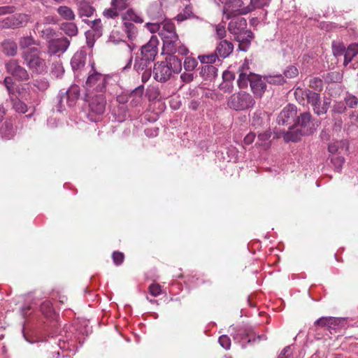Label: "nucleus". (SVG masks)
<instances>
[{
	"instance_id": "nucleus-12",
	"label": "nucleus",
	"mask_w": 358,
	"mask_h": 358,
	"mask_svg": "<svg viewBox=\"0 0 358 358\" xmlns=\"http://www.w3.org/2000/svg\"><path fill=\"white\" fill-rule=\"evenodd\" d=\"M234 339L238 343H241L242 347L245 348L246 343L255 342L256 340L260 341L266 339L264 335L257 336L256 338L255 334L251 329H240L236 333L232 334Z\"/></svg>"
},
{
	"instance_id": "nucleus-16",
	"label": "nucleus",
	"mask_w": 358,
	"mask_h": 358,
	"mask_svg": "<svg viewBox=\"0 0 358 358\" xmlns=\"http://www.w3.org/2000/svg\"><path fill=\"white\" fill-rule=\"evenodd\" d=\"M70 41L65 37L52 38L48 41V53L50 55L64 52L69 48Z\"/></svg>"
},
{
	"instance_id": "nucleus-4",
	"label": "nucleus",
	"mask_w": 358,
	"mask_h": 358,
	"mask_svg": "<svg viewBox=\"0 0 358 358\" xmlns=\"http://www.w3.org/2000/svg\"><path fill=\"white\" fill-rule=\"evenodd\" d=\"M302 94L306 97L308 103L311 106L315 115L320 116L327 113L331 103L329 98L325 97L322 101L319 93L309 89L303 90Z\"/></svg>"
},
{
	"instance_id": "nucleus-32",
	"label": "nucleus",
	"mask_w": 358,
	"mask_h": 358,
	"mask_svg": "<svg viewBox=\"0 0 358 358\" xmlns=\"http://www.w3.org/2000/svg\"><path fill=\"white\" fill-rule=\"evenodd\" d=\"M57 12L59 15L65 20L73 21L75 20L76 15L73 10L66 6H61L57 8Z\"/></svg>"
},
{
	"instance_id": "nucleus-61",
	"label": "nucleus",
	"mask_w": 358,
	"mask_h": 358,
	"mask_svg": "<svg viewBox=\"0 0 358 358\" xmlns=\"http://www.w3.org/2000/svg\"><path fill=\"white\" fill-rule=\"evenodd\" d=\"M15 8L13 6H5L0 7V15L14 13Z\"/></svg>"
},
{
	"instance_id": "nucleus-33",
	"label": "nucleus",
	"mask_w": 358,
	"mask_h": 358,
	"mask_svg": "<svg viewBox=\"0 0 358 358\" xmlns=\"http://www.w3.org/2000/svg\"><path fill=\"white\" fill-rule=\"evenodd\" d=\"M94 11H95L94 8L93 6H92L91 5H90L87 2H81L79 4V6L78 8V15L80 17H90L93 15Z\"/></svg>"
},
{
	"instance_id": "nucleus-58",
	"label": "nucleus",
	"mask_w": 358,
	"mask_h": 358,
	"mask_svg": "<svg viewBox=\"0 0 358 358\" xmlns=\"http://www.w3.org/2000/svg\"><path fill=\"white\" fill-rule=\"evenodd\" d=\"M149 292L153 296H157L161 294V287L159 284H152L149 287Z\"/></svg>"
},
{
	"instance_id": "nucleus-44",
	"label": "nucleus",
	"mask_w": 358,
	"mask_h": 358,
	"mask_svg": "<svg viewBox=\"0 0 358 358\" xmlns=\"http://www.w3.org/2000/svg\"><path fill=\"white\" fill-rule=\"evenodd\" d=\"M330 159L334 169L339 171L345 162L344 157L338 155H332Z\"/></svg>"
},
{
	"instance_id": "nucleus-40",
	"label": "nucleus",
	"mask_w": 358,
	"mask_h": 358,
	"mask_svg": "<svg viewBox=\"0 0 358 358\" xmlns=\"http://www.w3.org/2000/svg\"><path fill=\"white\" fill-rule=\"evenodd\" d=\"M10 97L13 103V108L16 112L25 113L27 111V106L24 102L17 98H13V96Z\"/></svg>"
},
{
	"instance_id": "nucleus-20",
	"label": "nucleus",
	"mask_w": 358,
	"mask_h": 358,
	"mask_svg": "<svg viewBox=\"0 0 358 358\" xmlns=\"http://www.w3.org/2000/svg\"><path fill=\"white\" fill-rule=\"evenodd\" d=\"M79 96V86L76 85H73L66 92V94L62 97L61 102L62 103L64 100H66V103L69 106H73L76 104V101L78 99Z\"/></svg>"
},
{
	"instance_id": "nucleus-25",
	"label": "nucleus",
	"mask_w": 358,
	"mask_h": 358,
	"mask_svg": "<svg viewBox=\"0 0 358 358\" xmlns=\"http://www.w3.org/2000/svg\"><path fill=\"white\" fill-rule=\"evenodd\" d=\"M147 13L150 19L152 21H160L162 22L170 21L169 20H166L162 8L157 4L151 5L148 8Z\"/></svg>"
},
{
	"instance_id": "nucleus-8",
	"label": "nucleus",
	"mask_w": 358,
	"mask_h": 358,
	"mask_svg": "<svg viewBox=\"0 0 358 358\" xmlns=\"http://www.w3.org/2000/svg\"><path fill=\"white\" fill-rule=\"evenodd\" d=\"M87 53L85 50L77 51L71 58V66L75 76L80 78L86 71Z\"/></svg>"
},
{
	"instance_id": "nucleus-34",
	"label": "nucleus",
	"mask_w": 358,
	"mask_h": 358,
	"mask_svg": "<svg viewBox=\"0 0 358 358\" xmlns=\"http://www.w3.org/2000/svg\"><path fill=\"white\" fill-rule=\"evenodd\" d=\"M255 75V73H252V72L239 73L238 78L237 80L238 87L241 89L246 88L248 83H250V85L251 84L252 76Z\"/></svg>"
},
{
	"instance_id": "nucleus-47",
	"label": "nucleus",
	"mask_w": 358,
	"mask_h": 358,
	"mask_svg": "<svg viewBox=\"0 0 358 358\" xmlns=\"http://www.w3.org/2000/svg\"><path fill=\"white\" fill-rule=\"evenodd\" d=\"M143 87H138L136 88L131 93V97H134V99L131 101V103L134 106L138 105L142 99V94H143Z\"/></svg>"
},
{
	"instance_id": "nucleus-17",
	"label": "nucleus",
	"mask_w": 358,
	"mask_h": 358,
	"mask_svg": "<svg viewBox=\"0 0 358 358\" xmlns=\"http://www.w3.org/2000/svg\"><path fill=\"white\" fill-rule=\"evenodd\" d=\"M250 88L256 98L262 97L266 90V81L264 77L262 78L259 75L252 76L251 78Z\"/></svg>"
},
{
	"instance_id": "nucleus-59",
	"label": "nucleus",
	"mask_w": 358,
	"mask_h": 358,
	"mask_svg": "<svg viewBox=\"0 0 358 358\" xmlns=\"http://www.w3.org/2000/svg\"><path fill=\"white\" fill-rule=\"evenodd\" d=\"M277 358H292L290 346H286Z\"/></svg>"
},
{
	"instance_id": "nucleus-50",
	"label": "nucleus",
	"mask_w": 358,
	"mask_h": 358,
	"mask_svg": "<svg viewBox=\"0 0 358 358\" xmlns=\"http://www.w3.org/2000/svg\"><path fill=\"white\" fill-rule=\"evenodd\" d=\"M309 87L316 91H321L323 87V82L319 78H313L309 81Z\"/></svg>"
},
{
	"instance_id": "nucleus-2",
	"label": "nucleus",
	"mask_w": 358,
	"mask_h": 358,
	"mask_svg": "<svg viewBox=\"0 0 358 358\" xmlns=\"http://www.w3.org/2000/svg\"><path fill=\"white\" fill-rule=\"evenodd\" d=\"M165 62L155 64L153 69L154 78L160 83L169 80L173 74L179 73L182 70V62L175 55H169Z\"/></svg>"
},
{
	"instance_id": "nucleus-53",
	"label": "nucleus",
	"mask_w": 358,
	"mask_h": 358,
	"mask_svg": "<svg viewBox=\"0 0 358 358\" xmlns=\"http://www.w3.org/2000/svg\"><path fill=\"white\" fill-rule=\"evenodd\" d=\"M3 84L7 89L10 96L14 94V82L11 77H6L3 80Z\"/></svg>"
},
{
	"instance_id": "nucleus-38",
	"label": "nucleus",
	"mask_w": 358,
	"mask_h": 358,
	"mask_svg": "<svg viewBox=\"0 0 358 358\" xmlns=\"http://www.w3.org/2000/svg\"><path fill=\"white\" fill-rule=\"evenodd\" d=\"M264 80L271 85H282L285 83L284 76L281 74L265 76Z\"/></svg>"
},
{
	"instance_id": "nucleus-37",
	"label": "nucleus",
	"mask_w": 358,
	"mask_h": 358,
	"mask_svg": "<svg viewBox=\"0 0 358 358\" xmlns=\"http://www.w3.org/2000/svg\"><path fill=\"white\" fill-rule=\"evenodd\" d=\"M193 17L194 14L192 12V7L190 5H187L185 7L182 12L176 15L175 19L178 22H182Z\"/></svg>"
},
{
	"instance_id": "nucleus-52",
	"label": "nucleus",
	"mask_w": 358,
	"mask_h": 358,
	"mask_svg": "<svg viewBox=\"0 0 358 358\" xmlns=\"http://www.w3.org/2000/svg\"><path fill=\"white\" fill-rule=\"evenodd\" d=\"M283 74L287 78H293L298 76L299 71L296 66H289L284 71Z\"/></svg>"
},
{
	"instance_id": "nucleus-42",
	"label": "nucleus",
	"mask_w": 358,
	"mask_h": 358,
	"mask_svg": "<svg viewBox=\"0 0 358 358\" xmlns=\"http://www.w3.org/2000/svg\"><path fill=\"white\" fill-rule=\"evenodd\" d=\"M219 57V55L216 54V52L215 51L214 53H211L209 55H199L198 57V59L202 64H206V65H210V64L215 63L216 59H218Z\"/></svg>"
},
{
	"instance_id": "nucleus-62",
	"label": "nucleus",
	"mask_w": 358,
	"mask_h": 358,
	"mask_svg": "<svg viewBox=\"0 0 358 358\" xmlns=\"http://www.w3.org/2000/svg\"><path fill=\"white\" fill-rule=\"evenodd\" d=\"M264 4V0H250V8H252V10L256 8H260Z\"/></svg>"
},
{
	"instance_id": "nucleus-39",
	"label": "nucleus",
	"mask_w": 358,
	"mask_h": 358,
	"mask_svg": "<svg viewBox=\"0 0 358 358\" xmlns=\"http://www.w3.org/2000/svg\"><path fill=\"white\" fill-rule=\"evenodd\" d=\"M85 22L88 23L93 31L94 32L93 34L94 36L99 37L101 35L102 31V24L101 21L100 19H96L93 21H89V20H84Z\"/></svg>"
},
{
	"instance_id": "nucleus-30",
	"label": "nucleus",
	"mask_w": 358,
	"mask_h": 358,
	"mask_svg": "<svg viewBox=\"0 0 358 358\" xmlns=\"http://www.w3.org/2000/svg\"><path fill=\"white\" fill-rule=\"evenodd\" d=\"M0 134L4 139H10L15 135V130L11 122L6 121L0 128Z\"/></svg>"
},
{
	"instance_id": "nucleus-21",
	"label": "nucleus",
	"mask_w": 358,
	"mask_h": 358,
	"mask_svg": "<svg viewBox=\"0 0 358 358\" xmlns=\"http://www.w3.org/2000/svg\"><path fill=\"white\" fill-rule=\"evenodd\" d=\"M341 321V319L338 317H322L315 322L314 325L327 327L328 329H336L340 326Z\"/></svg>"
},
{
	"instance_id": "nucleus-5",
	"label": "nucleus",
	"mask_w": 358,
	"mask_h": 358,
	"mask_svg": "<svg viewBox=\"0 0 358 358\" xmlns=\"http://www.w3.org/2000/svg\"><path fill=\"white\" fill-rule=\"evenodd\" d=\"M255 101L249 93L240 91L230 96L227 101L228 106L236 111L245 110L252 108Z\"/></svg>"
},
{
	"instance_id": "nucleus-41",
	"label": "nucleus",
	"mask_w": 358,
	"mask_h": 358,
	"mask_svg": "<svg viewBox=\"0 0 358 358\" xmlns=\"http://www.w3.org/2000/svg\"><path fill=\"white\" fill-rule=\"evenodd\" d=\"M304 134L303 131H299V129H294L287 131L285 134V139L286 141H292V142H296L300 140L301 136Z\"/></svg>"
},
{
	"instance_id": "nucleus-11",
	"label": "nucleus",
	"mask_w": 358,
	"mask_h": 358,
	"mask_svg": "<svg viewBox=\"0 0 358 358\" xmlns=\"http://www.w3.org/2000/svg\"><path fill=\"white\" fill-rule=\"evenodd\" d=\"M159 41L156 36H152L150 41L141 48V56L148 62H153L158 53Z\"/></svg>"
},
{
	"instance_id": "nucleus-3",
	"label": "nucleus",
	"mask_w": 358,
	"mask_h": 358,
	"mask_svg": "<svg viewBox=\"0 0 358 358\" xmlns=\"http://www.w3.org/2000/svg\"><path fill=\"white\" fill-rule=\"evenodd\" d=\"M90 71L87 73L88 77L85 87L88 92H105L110 76L98 73L94 69V63L90 64Z\"/></svg>"
},
{
	"instance_id": "nucleus-22",
	"label": "nucleus",
	"mask_w": 358,
	"mask_h": 358,
	"mask_svg": "<svg viewBox=\"0 0 358 358\" xmlns=\"http://www.w3.org/2000/svg\"><path fill=\"white\" fill-rule=\"evenodd\" d=\"M312 119V115L309 112H304L301 113L299 117H296L295 125L300 126L304 129V134H309L313 132V129L309 127Z\"/></svg>"
},
{
	"instance_id": "nucleus-1",
	"label": "nucleus",
	"mask_w": 358,
	"mask_h": 358,
	"mask_svg": "<svg viewBox=\"0 0 358 358\" xmlns=\"http://www.w3.org/2000/svg\"><path fill=\"white\" fill-rule=\"evenodd\" d=\"M145 27L151 33H159L163 42L162 51L164 54L187 55L189 53L187 48L179 39L175 24L171 21L147 22Z\"/></svg>"
},
{
	"instance_id": "nucleus-43",
	"label": "nucleus",
	"mask_w": 358,
	"mask_h": 358,
	"mask_svg": "<svg viewBox=\"0 0 358 358\" xmlns=\"http://www.w3.org/2000/svg\"><path fill=\"white\" fill-rule=\"evenodd\" d=\"M34 45H37V43L31 36H22L19 39V45L22 49H26Z\"/></svg>"
},
{
	"instance_id": "nucleus-14",
	"label": "nucleus",
	"mask_w": 358,
	"mask_h": 358,
	"mask_svg": "<svg viewBox=\"0 0 358 358\" xmlns=\"http://www.w3.org/2000/svg\"><path fill=\"white\" fill-rule=\"evenodd\" d=\"M151 62H148L141 57H136L135 59L134 69L138 73L141 74V80L143 83H146L151 76Z\"/></svg>"
},
{
	"instance_id": "nucleus-48",
	"label": "nucleus",
	"mask_w": 358,
	"mask_h": 358,
	"mask_svg": "<svg viewBox=\"0 0 358 358\" xmlns=\"http://www.w3.org/2000/svg\"><path fill=\"white\" fill-rule=\"evenodd\" d=\"M196 59L192 57H187L184 61V68L187 71H193L197 66Z\"/></svg>"
},
{
	"instance_id": "nucleus-49",
	"label": "nucleus",
	"mask_w": 358,
	"mask_h": 358,
	"mask_svg": "<svg viewBox=\"0 0 358 358\" xmlns=\"http://www.w3.org/2000/svg\"><path fill=\"white\" fill-rule=\"evenodd\" d=\"M347 110V107L344 102L336 101L332 107V114H343Z\"/></svg>"
},
{
	"instance_id": "nucleus-13",
	"label": "nucleus",
	"mask_w": 358,
	"mask_h": 358,
	"mask_svg": "<svg viewBox=\"0 0 358 358\" xmlns=\"http://www.w3.org/2000/svg\"><path fill=\"white\" fill-rule=\"evenodd\" d=\"M28 16L24 14H17L4 18L0 21L1 29H16L26 25Z\"/></svg>"
},
{
	"instance_id": "nucleus-27",
	"label": "nucleus",
	"mask_w": 358,
	"mask_h": 358,
	"mask_svg": "<svg viewBox=\"0 0 358 358\" xmlns=\"http://www.w3.org/2000/svg\"><path fill=\"white\" fill-rule=\"evenodd\" d=\"M122 20L124 22L132 21L136 23H143L144 22L143 17L133 8L128 9L122 15Z\"/></svg>"
},
{
	"instance_id": "nucleus-19",
	"label": "nucleus",
	"mask_w": 358,
	"mask_h": 358,
	"mask_svg": "<svg viewBox=\"0 0 358 358\" xmlns=\"http://www.w3.org/2000/svg\"><path fill=\"white\" fill-rule=\"evenodd\" d=\"M247 27V21L245 18L237 17L233 18L228 24L229 31L234 36L238 34L243 33Z\"/></svg>"
},
{
	"instance_id": "nucleus-6",
	"label": "nucleus",
	"mask_w": 358,
	"mask_h": 358,
	"mask_svg": "<svg viewBox=\"0 0 358 358\" xmlns=\"http://www.w3.org/2000/svg\"><path fill=\"white\" fill-rule=\"evenodd\" d=\"M40 53L38 49L35 47L30 48L22 53V58L27 66L36 73H41L46 69L45 60L41 58Z\"/></svg>"
},
{
	"instance_id": "nucleus-9",
	"label": "nucleus",
	"mask_w": 358,
	"mask_h": 358,
	"mask_svg": "<svg viewBox=\"0 0 358 358\" xmlns=\"http://www.w3.org/2000/svg\"><path fill=\"white\" fill-rule=\"evenodd\" d=\"M51 17H46L43 20L37 22L34 27L36 34L46 41H50L56 36L55 30L49 26Z\"/></svg>"
},
{
	"instance_id": "nucleus-18",
	"label": "nucleus",
	"mask_w": 358,
	"mask_h": 358,
	"mask_svg": "<svg viewBox=\"0 0 358 358\" xmlns=\"http://www.w3.org/2000/svg\"><path fill=\"white\" fill-rule=\"evenodd\" d=\"M89 107L90 113L95 115L103 114L106 108V99L103 93L92 96L90 101Z\"/></svg>"
},
{
	"instance_id": "nucleus-57",
	"label": "nucleus",
	"mask_w": 358,
	"mask_h": 358,
	"mask_svg": "<svg viewBox=\"0 0 358 358\" xmlns=\"http://www.w3.org/2000/svg\"><path fill=\"white\" fill-rule=\"evenodd\" d=\"M112 257L113 262L117 266L122 264L124 258V254L118 251L114 252Z\"/></svg>"
},
{
	"instance_id": "nucleus-10",
	"label": "nucleus",
	"mask_w": 358,
	"mask_h": 358,
	"mask_svg": "<svg viewBox=\"0 0 358 358\" xmlns=\"http://www.w3.org/2000/svg\"><path fill=\"white\" fill-rule=\"evenodd\" d=\"M243 2L242 0H229L223 10L224 15L227 19L231 18L236 13L241 15H245L252 10V8L250 6L243 7Z\"/></svg>"
},
{
	"instance_id": "nucleus-15",
	"label": "nucleus",
	"mask_w": 358,
	"mask_h": 358,
	"mask_svg": "<svg viewBox=\"0 0 358 358\" xmlns=\"http://www.w3.org/2000/svg\"><path fill=\"white\" fill-rule=\"evenodd\" d=\"M6 69L9 73L16 77L19 80L26 81L29 78L27 70L20 66L15 59H10L6 63Z\"/></svg>"
},
{
	"instance_id": "nucleus-29",
	"label": "nucleus",
	"mask_w": 358,
	"mask_h": 358,
	"mask_svg": "<svg viewBox=\"0 0 358 358\" xmlns=\"http://www.w3.org/2000/svg\"><path fill=\"white\" fill-rule=\"evenodd\" d=\"M122 29L130 41H133L136 38L138 35V29L132 22H124Z\"/></svg>"
},
{
	"instance_id": "nucleus-7",
	"label": "nucleus",
	"mask_w": 358,
	"mask_h": 358,
	"mask_svg": "<svg viewBox=\"0 0 358 358\" xmlns=\"http://www.w3.org/2000/svg\"><path fill=\"white\" fill-rule=\"evenodd\" d=\"M297 114L296 106L293 104H288L280 113L277 117L278 124L288 126L292 128L296 124Z\"/></svg>"
},
{
	"instance_id": "nucleus-36",
	"label": "nucleus",
	"mask_w": 358,
	"mask_h": 358,
	"mask_svg": "<svg viewBox=\"0 0 358 358\" xmlns=\"http://www.w3.org/2000/svg\"><path fill=\"white\" fill-rule=\"evenodd\" d=\"M61 29L69 36H75L78 34V27L73 22H63L61 24Z\"/></svg>"
},
{
	"instance_id": "nucleus-23",
	"label": "nucleus",
	"mask_w": 358,
	"mask_h": 358,
	"mask_svg": "<svg viewBox=\"0 0 358 358\" xmlns=\"http://www.w3.org/2000/svg\"><path fill=\"white\" fill-rule=\"evenodd\" d=\"M235 39L239 42V49L242 51H246L251 40L253 38V33L250 30L244 29L243 33L238 34Z\"/></svg>"
},
{
	"instance_id": "nucleus-64",
	"label": "nucleus",
	"mask_w": 358,
	"mask_h": 358,
	"mask_svg": "<svg viewBox=\"0 0 358 358\" xmlns=\"http://www.w3.org/2000/svg\"><path fill=\"white\" fill-rule=\"evenodd\" d=\"M180 78L185 83H189L193 80L194 76L192 73H184L181 74Z\"/></svg>"
},
{
	"instance_id": "nucleus-24",
	"label": "nucleus",
	"mask_w": 358,
	"mask_h": 358,
	"mask_svg": "<svg viewBox=\"0 0 358 358\" xmlns=\"http://www.w3.org/2000/svg\"><path fill=\"white\" fill-rule=\"evenodd\" d=\"M234 45L227 40L221 41L217 45L215 52L221 58H227L233 52Z\"/></svg>"
},
{
	"instance_id": "nucleus-46",
	"label": "nucleus",
	"mask_w": 358,
	"mask_h": 358,
	"mask_svg": "<svg viewBox=\"0 0 358 358\" xmlns=\"http://www.w3.org/2000/svg\"><path fill=\"white\" fill-rule=\"evenodd\" d=\"M345 46L343 43L335 42L332 43V52L334 56H341L345 52Z\"/></svg>"
},
{
	"instance_id": "nucleus-31",
	"label": "nucleus",
	"mask_w": 358,
	"mask_h": 358,
	"mask_svg": "<svg viewBox=\"0 0 358 358\" xmlns=\"http://www.w3.org/2000/svg\"><path fill=\"white\" fill-rule=\"evenodd\" d=\"M358 54V43L348 45L344 54V65L347 66Z\"/></svg>"
},
{
	"instance_id": "nucleus-35",
	"label": "nucleus",
	"mask_w": 358,
	"mask_h": 358,
	"mask_svg": "<svg viewBox=\"0 0 358 358\" xmlns=\"http://www.w3.org/2000/svg\"><path fill=\"white\" fill-rule=\"evenodd\" d=\"M3 52L10 56H13L17 53V46L16 43L10 39H6L2 43Z\"/></svg>"
},
{
	"instance_id": "nucleus-54",
	"label": "nucleus",
	"mask_w": 358,
	"mask_h": 358,
	"mask_svg": "<svg viewBox=\"0 0 358 358\" xmlns=\"http://www.w3.org/2000/svg\"><path fill=\"white\" fill-rule=\"evenodd\" d=\"M215 29L217 38L219 39L224 38L226 36L227 31L225 26L222 24H218L213 26Z\"/></svg>"
},
{
	"instance_id": "nucleus-55",
	"label": "nucleus",
	"mask_w": 358,
	"mask_h": 358,
	"mask_svg": "<svg viewBox=\"0 0 358 358\" xmlns=\"http://www.w3.org/2000/svg\"><path fill=\"white\" fill-rule=\"evenodd\" d=\"M41 310L44 315L47 316L50 315L52 310V306L51 302L49 301L43 302L41 305Z\"/></svg>"
},
{
	"instance_id": "nucleus-45",
	"label": "nucleus",
	"mask_w": 358,
	"mask_h": 358,
	"mask_svg": "<svg viewBox=\"0 0 358 358\" xmlns=\"http://www.w3.org/2000/svg\"><path fill=\"white\" fill-rule=\"evenodd\" d=\"M344 103L346 106L350 108H355L358 106V98L350 93H347L344 97Z\"/></svg>"
},
{
	"instance_id": "nucleus-63",
	"label": "nucleus",
	"mask_w": 358,
	"mask_h": 358,
	"mask_svg": "<svg viewBox=\"0 0 358 358\" xmlns=\"http://www.w3.org/2000/svg\"><path fill=\"white\" fill-rule=\"evenodd\" d=\"M255 138V133H249L248 135H246L244 138L243 142L245 145H250L251 144Z\"/></svg>"
},
{
	"instance_id": "nucleus-51",
	"label": "nucleus",
	"mask_w": 358,
	"mask_h": 358,
	"mask_svg": "<svg viewBox=\"0 0 358 358\" xmlns=\"http://www.w3.org/2000/svg\"><path fill=\"white\" fill-rule=\"evenodd\" d=\"M51 73L55 78H60L64 73L62 64L60 63L53 64Z\"/></svg>"
},
{
	"instance_id": "nucleus-56",
	"label": "nucleus",
	"mask_w": 358,
	"mask_h": 358,
	"mask_svg": "<svg viewBox=\"0 0 358 358\" xmlns=\"http://www.w3.org/2000/svg\"><path fill=\"white\" fill-rule=\"evenodd\" d=\"M219 343L225 350H229L231 347V340L227 335H222L219 338Z\"/></svg>"
},
{
	"instance_id": "nucleus-60",
	"label": "nucleus",
	"mask_w": 358,
	"mask_h": 358,
	"mask_svg": "<svg viewBox=\"0 0 358 358\" xmlns=\"http://www.w3.org/2000/svg\"><path fill=\"white\" fill-rule=\"evenodd\" d=\"M220 89L224 92H231L233 89V85L230 81H224L220 84Z\"/></svg>"
},
{
	"instance_id": "nucleus-26",
	"label": "nucleus",
	"mask_w": 358,
	"mask_h": 358,
	"mask_svg": "<svg viewBox=\"0 0 358 358\" xmlns=\"http://www.w3.org/2000/svg\"><path fill=\"white\" fill-rule=\"evenodd\" d=\"M200 76L206 80H212L217 76V69L213 65H204L200 71Z\"/></svg>"
},
{
	"instance_id": "nucleus-28",
	"label": "nucleus",
	"mask_w": 358,
	"mask_h": 358,
	"mask_svg": "<svg viewBox=\"0 0 358 358\" xmlns=\"http://www.w3.org/2000/svg\"><path fill=\"white\" fill-rule=\"evenodd\" d=\"M118 3H113V0H111L110 2V8L108 9H106L103 11V15L107 18H112L114 19L117 17L119 15V12L121 10H123L126 9L127 7L124 6V5L120 7V6L117 5Z\"/></svg>"
}]
</instances>
